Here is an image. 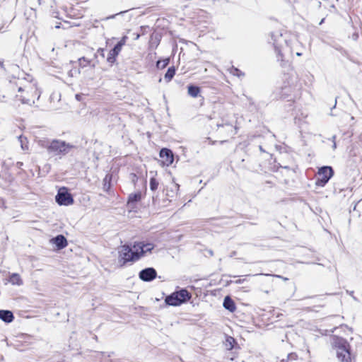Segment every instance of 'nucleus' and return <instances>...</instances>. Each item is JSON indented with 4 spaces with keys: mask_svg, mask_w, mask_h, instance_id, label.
<instances>
[{
    "mask_svg": "<svg viewBox=\"0 0 362 362\" xmlns=\"http://www.w3.org/2000/svg\"><path fill=\"white\" fill-rule=\"evenodd\" d=\"M333 175V170L331 167L324 166L319 169L315 185L323 187Z\"/></svg>",
    "mask_w": 362,
    "mask_h": 362,
    "instance_id": "obj_4",
    "label": "nucleus"
},
{
    "mask_svg": "<svg viewBox=\"0 0 362 362\" xmlns=\"http://www.w3.org/2000/svg\"><path fill=\"white\" fill-rule=\"evenodd\" d=\"M141 199V193L138 192L136 193L131 194L129 196L127 204L129 207L133 208L135 203L139 202Z\"/></svg>",
    "mask_w": 362,
    "mask_h": 362,
    "instance_id": "obj_11",
    "label": "nucleus"
},
{
    "mask_svg": "<svg viewBox=\"0 0 362 362\" xmlns=\"http://www.w3.org/2000/svg\"><path fill=\"white\" fill-rule=\"evenodd\" d=\"M199 92L200 89L197 86H189L188 87V94L193 98L197 97Z\"/></svg>",
    "mask_w": 362,
    "mask_h": 362,
    "instance_id": "obj_17",
    "label": "nucleus"
},
{
    "mask_svg": "<svg viewBox=\"0 0 362 362\" xmlns=\"http://www.w3.org/2000/svg\"><path fill=\"white\" fill-rule=\"evenodd\" d=\"M158 182L156 180V178L151 177L150 180V189L152 191H155L158 189Z\"/></svg>",
    "mask_w": 362,
    "mask_h": 362,
    "instance_id": "obj_21",
    "label": "nucleus"
},
{
    "mask_svg": "<svg viewBox=\"0 0 362 362\" xmlns=\"http://www.w3.org/2000/svg\"><path fill=\"white\" fill-rule=\"evenodd\" d=\"M76 73V70H70L69 72H68V76H70V77H73L74 74Z\"/></svg>",
    "mask_w": 362,
    "mask_h": 362,
    "instance_id": "obj_25",
    "label": "nucleus"
},
{
    "mask_svg": "<svg viewBox=\"0 0 362 362\" xmlns=\"http://www.w3.org/2000/svg\"><path fill=\"white\" fill-rule=\"evenodd\" d=\"M9 282L13 285L21 286L23 281L18 274L13 273L11 275Z\"/></svg>",
    "mask_w": 362,
    "mask_h": 362,
    "instance_id": "obj_15",
    "label": "nucleus"
},
{
    "mask_svg": "<svg viewBox=\"0 0 362 362\" xmlns=\"http://www.w3.org/2000/svg\"><path fill=\"white\" fill-rule=\"evenodd\" d=\"M74 148L72 145L64 141L53 140L47 146L49 153L54 156H65Z\"/></svg>",
    "mask_w": 362,
    "mask_h": 362,
    "instance_id": "obj_2",
    "label": "nucleus"
},
{
    "mask_svg": "<svg viewBox=\"0 0 362 362\" xmlns=\"http://www.w3.org/2000/svg\"><path fill=\"white\" fill-rule=\"evenodd\" d=\"M51 242L56 245L59 249H63L67 245V240L62 235H58L51 240Z\"/></svg>",
    "mask_w": 362,
    "mask_h": 362,
    "instance_id": "obj_9",
    "label": "nucleus"
},
{
    "mask_svg": "<svg viewBox=\"0 0 362 362\" xmlns=\"http://www.w3.org/2000/svg\"><path fill=\"white\" fill-rule=\"evenodd\" d=\"M160 157L163 165L169 166L173 162V154L170 149H161L160 151Z\"/></svg>",
    "mask_w": 362,
    "mask_h": 362,
    "instance_id": "obj_8",
    "label": "nucleus"
},
{
    "mask_svg": "<svg viewBox=\"0 0 362 362\" xmlns=\"http://www.w3.org/2000/svg\"><path fill=\"white\" fill-rule=\"evenodd\" d=\"M22 90H23V88L20 87V88H18V91H19V92H21V91H22Z\"/></svg>",
    "mask_w": 362,
    "mask_h": 362,
    "instance_id": "obj_30",
    "label": "nucleus"
},
{
    "mask_svg": "<svg viewBox=\"0 0 362 362\" xmlns=\"http://www.w3.org/2000/svg\"><path fill=\"white\" fill-rule=\"evenodd\" d=\"M119 262L122 265H124L127 262L136 260L134 258V255L132 248L129 247L128 245L121 246L119 249Z\"/></svg>",
    "mask_w": 362,
    "mask_h": 362,
    "instance_id": "obj_5",
    "label": "nucleus"
},
{
    "mask_svg": "<svg viewBox=\"0 0 362 362\" xmlns=\"http://www.w3.org/2000/svg\"><path fill=\"white\" fill-rule=\"evenodd\" d=\"M169 62V59H164L163 61H158L157 62V64H156V66L158 68H164L168 64Z\"/></svg>",
    "mask_w": 362,
    "mask_h": 362,
    "instance_id": "obj_22",
    "label": "nucleus"
},
{
    "mask_svg": "<svg viewBox=\"0 0 362 362\" xmlns=\"http://www.w3.org/2000/svg\"><path fill=\"white\" fill-rule=\"evenodd\" d=\"M332 345L340 362H351L350 345L346 340L343 338L334 337Z\"/></svg>",
    "mask_w": 362,
    "mask_h": 362,
    "instance_id": "obj_1",
    "label": "nucleus"
},
{
    "mask_svg": "<svg viewBox=\"0 0 362 362\" xmlns=\"http://www.w3.org/2000/svg\"><path fill=\"white\" fill-rule=\"evenodd\" d=\"M282 37V34L281 33H272V38L273 40V44H274V46L276 50V52H278V54L281 55V52L279 50V43H278V39L279 38H281Z\"/></svg>",
    "mask_w": 362,
    "mask_h": 362,
    "instance_id": "obj_16",
    "label": "nucleus"
},
{
    "mask_svg": "<svg viewBox=\"0 0 362 362\" xmlns=\"http://www.w3.org/2000/svg\"><path fill=\"white\" fill-rule=\"evenodd\" d=\"M335 140H336V136H335V135H334V136L332 137V142H333L332 148H333L334 150H335V149L337 148V144H336Z\"/></svg>",
    "mask_w": 362,
    "mask_h": 362,
    "instance_id": "obj_24",
    "label": "nucleus"
},
{
    "mask_svg": "<svg viewBox=\"0 0 362 362\" xmlns=\"http://www.w3.org/2000/svg\"><path fill=\"white\" fill-rule=\"evenodd\" d=\"M76 100H80L81 96L79 95L76 94Z\"/></svg>",
    "mask_w": 362,
    "mask_h": 362,
    "instance_id": "obj_28",
    "label": "nucleus"
},
{
    "mask_svg": "<svg viewBox=\"0 0 362 362\" xmlns=\"http://www.w3.org/2000/svg\"><path fill=\"white\" fill-rule=\"evenodd\" d=\"M154 245L152 243H144L142 242L143 254L145 255L148 252H151L153 249Z\"/></svg>",
    "mask_w": 362,
    "mask_h": 362,
    "instance_id": "obj_19",
    "label": "nucleus"
},
{
    "mask_svg": "<svg viewBox=\"0 0 362 362\" xmlns=\"http://www.w3.org/2000/svg\"><path fill=\"white\" fill-rule=\"evenodd\" d=\"M78 61H79L80 64H81V62H82V61H86V59H85V57H81V58H80V59H78Z\"/></svg>",
    "mask_w": 362,
    "mask_h": 362,
    "instance_id": "obj_27",
    "label": "nucleus"
},
{
    "mask_svg": "<svg viewBox=\"0 0 362 362\" xmlns=\"http://www.w3.org/2000/svg\"><path fill=\"white\" fill-rule=\"evenodd\" d=\"M56 202L59 205L68 206L73 204L74 199L65 188H62L56 196Z\"/></svg>",
    "mask_w": 362,
    "mask_h": 362,
    "instance_id": "obj_6",
    "label": "nucleus"
},
{
    "mask_svg": "<svg viewBox=\"0 0 362 362\" xmlns=\"http://www.w3.org/2000/svg\"><path fill=\"white\" fill-rule=\"evenodd\" d=\"M127 37H124L117 45L122 49V46L125 44V40Z\"/></svg>",
    "mask_w": 362,
    "mask_h": 362,
    "instance_id": "obj_23",
    "label": "nucleus"
},
{
    "mask_svg": "<svg viewBox=\"0 0 362 362\" xmlns=\"http://www.w3.org/2000/svg\"><path fill=\"white\" fill-rule=\"evenodd\" d=\"M190 297L191 296L187 290L182 289L167 296L165 301L169 305L177 306L188 300Z\"/></svg>",
    "mask_w": 362,
    "mask_h": 362,
    "instance_id": "obj_3",
    "label": "nucleus"
},
{
    "mask_svg": "<svg viewBox=\"0 0 362 362\" xmlns=\"http://www.w3.org/2000/svg\"><path fill=\"white\" fill-rule=\"evenodd\" d=\"M139 278L144 281H151L156 279L157 272L153 268L148 267L141 270L139 272Z\"/></svg>",
    "mask_w": 362,
    "mask_h": 362,
    "instance_id": "obj_7",
    "label": "nucleus"
},
{
    "mask_svg": "<svg viewBox=\"0 0 362 362\" xmlns=\"http://www.w3.org/2000/svg\"><path fill=\"white\" fill-rule=\"evenodd\" d=\"M132 248L134 255V259L137 260L144 256L143 254L144 249L142 248V242L135 243Z\"/></svg>",
    "mask_w": 362,
    "mask_h": 362,
    "instance_id": "obj_10",
    "label": "nucleus"
},
{
    "mask_svg": "<svg viewBox=\"0 0 362 362\" xmlns=\"http://www.w3.org/2000/svg\"><path fill=\"white\" fill-rule=\"evenodd\" d=\"M175 70L174 67L168 68L167 72L165 73V74L164 76V79L167 82H169L173 78V76H175Z\"/></svg>",
    "mask_w": 362,
    "mask_h": 362,
    "instance_id": "obj_18",
    "label": "nucleus"
},
{
    "mask_svg": "<svg viewBox=\"0 0 362 362\" xmlns=\"http://www.w3.org/2000/svg\"><path fill=\"white\" fill-rule=\"evenodd\" d=\"M273 276H275V277L279 278V279H283V280H284V281H287V280H288V279H287V278H286V277H283V276H280V275H273Z\"/></svg>",
    "mask_w": 362,
    "mask_h": 362,
    "instance_id": "obj_26",
    "label": "nucleus"
},
{
    "mask_svg": "<svg viewBox=\"0 0 362 362\" xmlns=\"http://www.w3.org/2000/svg\"><path fill=\"white\" fill-rule=\"evenodd\" d=\"M301 54H301V53H300V52H297V53H296V55H297V56H301Z\"/></svg>",
    "mask_w": 362,
    "mask_h": 362,
    "instance_id": "obj_29",
    "label": "nucleus"
},
{
    "mask_svg": "<svg viewBox=\"0 0 362 362\" xmlns=\"http://www.w3.org/2000/svg\"><path fill=\"white\" fill-rule=\"evenodd\" d=\"M120 51L121 49L119 47V46L115 45V47L110 51L107 61L112 63L115 61V57L119 54Z\"/></svg>",
    "mask_w": 362,
    "mask_h": 362,
    "instance_id": "obj_14",
    "label": "nucleus"
},
{
    "mask_svg": "<svg viewBox=\"0 0 362 362\" xmlns=\"http://www.w3.org/2000/svg\"><path fill=\"white\" fill-rule=\"evenodd\" d=\"M114 18V16H110V17H108V18H107V19H109V18Z\"/></svg>",
    "mask_w": 362,
    "mask_h": 362,
    "instance_id": "obj_31",
    "label": "nucleus"
},
{
    "mask_svg": "<svg viewBox=\"0 0 362 362\" xmlns=\"http://www.w3.org/2000/svg\"><path fill=\"white\" fill-rule=\"evenodd\" d=\"M223 307L231 312L235 310V303L229 296L225 297L223 300Z\"/></svg>",
    "mask_w": 362,
    "mask_h": 362,
    "instance_id": "obj_13",
    "label": "nucleus"
},
{
    "mask_svg": "<svg viewBox=\"0 0 362 362\" xmlns=\"http://www.w3.org/2000/svg\"><path fill=\"white\" fill-rule=\"evenodd\" d=\"M234 344H235L234 338H233L231 337H228L226 338V342H225V346L227 349L231 350L234 346Z\"/></svg>",
    "mask_w": 362,
    "mask_h": 362,
    "instance_id": "obj_20",
    "label": "nucleus"
},
{
    "mask_svg": "<svg viewBox=\"0 0 362 362\" xmlns=\"http://www.w3.org/2000/svg\"><path fill=\"white\" fill-rule=\"evenodd\" d=\"M14 317L12 312L9 310H0V319L5 322H11L13 321Z\"/></svg>",
    "mask_w": 362,
    "mask_h": 362,
    "instance_id": "obj_12",
    "label": "nucleus"
}]
</instances>
